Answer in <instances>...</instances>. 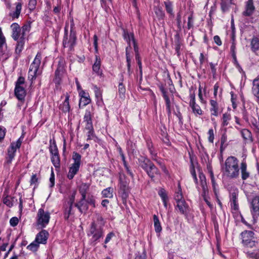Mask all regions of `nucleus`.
I'll return each mask as SVG.
<instances>
[{
  "instance_id": "1",
  "label": "nucleus",
  "mask_w": 259,
  "mask_h": 259,
  "mask_svg": "<svg viewBox=\"0 0 259 259\" xmlns=\"http://www.w3.org/2000/svg\"><path fill=\"white\" fill-rule=\"evenodd\" d=\"M224 176L229 179H237L240 174L239 160L234 156L228 157L222 168Z\"/></svg>"
},
{
  "instance_id": "2",
  "label": "nucleus",
  "mask_w": 259,
  "mask_h": 259,
  "mask_svg": "<svg viewBox=\"0 0 259 259\" xmlns=\"http://www.w3.org/2000/svg\"><path fill=\"white\" fill-rule=\"evenodd\" d=\"M98 225L95 222L91 224L90 229L88 233L89 237H91V241L92 243L96 244L99 241V239L103 236L104 231L103 226Z\"/></svg>"
},
{
  "instance_id": "3",
  "label": "nucleus",
  "mask_w": 259,
  "mask_h": 259,
  "mask_svg": "<svg viewBox=\"0 0 259 259\" xmlns=\"http://www.w3.org/2000/svg\"><path fill=\"white\" fill-rule=\"evenodd\" d=\"M36 219L37 227L40 229L45 228L49 223L50 213L48 211H45L42 208H39Z\"/></svg>"
},
{
  "instance_id": "4",
  "label": "nucleus",
  "mask_w": 259,
  "mask_h": 259,
  "mask_svg": "<svg viewBox=\"0 0 259 259\" xmlns=\"http://www.w3.org/2000/svg\"><path fill=\"white\" fill-rule=\"evenodd\" d=\"M41 59V55L40 53H38L36 55L33 62L30 65L28 71V79L32 81L37 76V72L40 64Z\"/></svg>"
},
{
  "instance_id": "5",
  "label": "nucleus",
  "mask_w": 259,
  "mask_h": 259,
  "mask_svg": "<svg viewBox=\"0 0 259 259\" xmlns=\"http://www.w3.org/2000/svg\"><path fill=\"white\" fill-rule=\"evenodd\" d=\"M24 78L19 77L15 84V94L17 99L20 101L24 100L26 96Z\"/></svg>"
},
{
  "instance_id": "6",
  "label": "nucleus",
  "mask_w": 259,
  "mask_h": 259,
  "mask_svg": "<svg viewBox=\"0 0 259 259\" xmlns=\"http://www.w3.org/2000/svg\"><path fill=\"white\" fill-rule=\"evenodd\" d=\"M130 180L124 174H119L120 191L119 193L123 200H126L128 195Z\"/></svg>"
},
{
  "instance_id": "7",
  "label": "nucleus",
  "mask_w": 259,
  "mask_h": 259,
  "mask_svg": "<svg viewBox=\"0 0 259 259\" xmlns=\"http://www.w3.org/2000/svg\"><path fill=\"white\" fill-rule=\"evenodd\" d=\"M249 207L253 219L259 217V196L255 195L252 198L249 199Z\"/></svg>"
},
{
  "instance_id": "8",
  "label": "nucleus",
  "mask_w": 259,
  "mask_h": 259,
  "mask_svg": "<svg viewBox=\"0 0 259 259\" xmlns=\"http://www.w3.org/2000/svg\"><path fill=\"white\" fill-rule=\"evenodd\" d=\"M22 140L19 138L16 142H13L8 150L7 162L10 163L15 155V152L17 149H19L21 145Z\"/></svg>"
},
{
  "instance_id": "9",
  "label": "nucleus",
  "mask_w": 259,
  "mask_h": 259,
  "mask_svg": "<svg viewBox=\"0 0 259 259\" xmlns=\"http://www.w3.org/2000/svg\"><path fill=\"white\" fill-rule=\"evenodd\" d=\"M92 115L90 111L87 110L84 116V121L85 122V128L88 131V139L93 135V127L92 122Z\"/></svg>"
},
{
  "instance_id": "10",
  "label": "nucleus",
  "mask_w": 259,
  "mask_h": 259,
  "mask_svg": "<svg viewBox=\"0 0 259 259\" xmlns=\"http://www.w3.org/2000/svg\"><path fill=\"white\" fill-rule=\"evenodd\" d=\"M242 242L245 245L252 246L254 245V242L252 241L253 233L251 231H245L241 233Z\"/></svg>"
},
{
  "instance_id": "11",
  "label": "nucleus",
  "mask_w": 259,
  "mask_h": 259,
  "mask_svg": "<svg viewBox=\"0 0 259 259\" xmlns=\"http://www.w3.org/2000/svg\"><path fill=\"white\" fill-rule=\"evenodd\" d=\"M11 27L12 30V36L14 39L15 40L24 39V36L22 34L21 28L17 23H13Z\"/></svg>"
},
{
  "instance_id": "12",
  "label": "nucleus",
  "mask_w": 259,
  "mask_h": 259,
  "mask_svg": "<svg viewBox=\"0 0 259 259\" xmlns=\"http://www.w3.org/2000/svg\"><path fill=\"white\" fill-rule=\"evenodd\" d=\"M238 190L237 189H234L230 193V202L232 208L234 210H237L238 208Z\"/></svg>"
},
{
  "instance_id": "13",
  "label": "nucleus",
  "mask_w": 259,
  "mask_h": 259,
  "mask_svg": "<svg viewBox=\"0 0 259 259\" xmlns=\"http://www.w3.org/2000/svg\"><path fill=\"white\" fill-rule=\"evenodd\" d=\"M190 106L192 109L193 113L195 115H202V111L199 105H197L195 102V98L194 94L190 95Z\"/></svg>"
},
{
  "instance_id": "14",
  "label": "nucleus",
  "mask_w": 259,
  "mask_h": 259,
  "mask_svg": "<svg viewBox=\"0 0 259 259\" xmlns=\"http://www.w3.org/2000/svg\"><path fill=\"white\" fill-rule=\"evenodd\" d=\"M49 235V233L47 231L42 230L36 235L35 240L39 244H46Z\"/></svg>"
},
{
  "instance_id": "15",
  "label": "nucleus",
  "mask_w": 259,
  "mask_h": 259,
  "mask_svg": "<svg viewBox=\"0 0 259 259\" xmlns=\"http://www.w3.org/2000/svg\"><path fill=\"white\" fill-rule=\"evenodd\" d=\"M64 73V68L63 65L59 64L58 67L55 71V77L54 79V82L57 84H59L61 82L62 77Z\"/></svg>"
},
{
  "instance_id": "16",
  "label": "nucleus",
  "mask_w": 259,
  "mask_h": 259,
  "mask_svg": "<svg viewBox=\"0 0 259 259\" xmlns=\"http://www.w3.org/2000/svg\"><path fill=\"white\" fill-rule=\"evenodd\" d=\"M76 36L74 32L71 31L69 35V39L68 40L67 37H64L63 40V45L64 47H69L72 49L75 44Z\"/></svg>"
},
{
  "instance_id": "17",
  "label": "nucleus",
  "mask_w": 259,
  "mask_h": 259,
  "mask_svg": "<svg viewBox=\"0 0 259 259\" xmlns=\"http://www.w3.org/2000/svg\"><path fill=\"white\" fill-rule=\"evenodd\" d=\"M160 90L161 92H162L163 97L164 98L165 103H166V109L168 112V114L170 115L171 114V103L170 101L169 97V94L165 90L163 86L160 87Z\"/></svg>"
},
{
  "instance_id": "18",
  "label": "nucleus",
  "mask_w": 259,
  "mask_h": 259,
  "mask_svg": "<svg viewBox=\"0 0 259 259\" xmlns=\"http://www.w3.org/2000/svg\"><path fill=\"white\" fill-rule=\"evenodd\" d=\"M85 198L81 197L80 200L78 203L75 204V206L81 213L85 212L88 209V202Z\"/></svg>"
},
{
  "instance_id": "19",
  "label": "nucleus",
  "mask_w": 259,
  "mask_h": 259,
  "mask_svg": "<svg viewBox=\"0 0 259 259\" xmlns=\"http://www.w3.org/2000/svg\"><path fill=\"white\" fill-rule=\"evenodd\" d=\"M124 38L126 39V41L128 44V49L131 48V45H133L134 50L135 49V47L138 48V45L136 42V40L134 38V36L133 33H129L128 32H124Z\"/></svg>"
},
{
  "instance_id": "20",
  "label": "nucleus",
  "mask_w": 259,
  "mask_h": 259,
  "mask_svg": "<svg viewBox=\"0 0 259 259\" xmlns=\"http://www.w3.org/2000/svg\"><path fill=\"white\" fill-rule=\"evenodd\" d=\"M148 176L152 179L154 178L160 176V173L158 168L154 165H152L146 171Z\"/></svg>"
},
{
  "instance_id": "21",
  "label": "nucleus",
  "mask_w": 259,
  "mask_h": 259,
  "mask_svg": "<svg viewBox=\"0 0 259 259\" xmlns=\"http://www.w3.org/2000/svg\"><path fill=\"white\" fill-rule=\"evenodd\" d=\"M254 9L253 1L248 0L246 4L245 11L243 12V15L247 16H250L253 13Z\"/></svg>"
},
{
  "instance_id": "22",
  "label": "nucleus",
  "mask_w": 259,
  "mask_h": 259,
  "mask_svg": "<svg viewBox=\"0 0 259 259\" xmlns=\"http://www.w3.org/2000/svg\"><path fill=\"white\" fill-rule=\"evenodd\" d=\"M101 61L99 57L96 56V60L93 65V70L98 75H101L102 74V70L101 69Z\"/></svg>"
},
{
  "instance_id": "23",
  "label": "nucleus",
  "mask_w": 259,
  "mask_h": 259,
  "mask_svg": "<svg viewBox=\"0 0 259 259\" xmlns=\"http://www.w3.org/2000/svg\"><path fill=\"white\" fill-rule=\"evenodd\" d=\"M81 96V99L79 102V106L82 104L83 106H85L91 102V99L88 93L84 91H81L79 93Z\"/></svg>"
},
{
  "instance_id": "24",
  "label": "nucleus",
  "mask_w": 259,
  "mask_h": 259,
  "mask_svg": "<svg viewBox=\"0 0 259 259\" xmlns=\"http://www.w3.org/2000/svg\"><path fill=\"white\" fill-rule=\"evenodd\" d=\"M80 166L72 164L69 168L68 173L67 174V178L69 180H72L74 176L77 173L79 170Z\"/></svg>"
},
{
  "instance_id": "25",
  "label": "nucleus",
  "mask_w": 259,
  "mask_h": 259,
  "mask_svg": "<svg viewBox=\"0 0 259 259\" xmlns=\"http://www.w3.org/2000/svg\"><path fill=\"white\" fill-rule=\"evenodd\" d=\"M210 111L211 115L218 116L219 114V106L217 101L211 100L210 101Z\"/></svg>"
},
{
  "instance_id": "26",
  "label": "nucleus",
  "mask_w": 259,
  "mask_h": 259,
  "mask_svg": "<svg viewBox=\"0 0 259 259\" xmlns=\"http://www.w3.org/2000/svg\"><path fill=\"white\" fill-rule=\"evenodd\" d=\"M240 169L241 172V178L242 180H245L249 178L250 174L247 170V164L245 162H242L241 163Z\"/></svg>"
},
{
  "instance_id": "27",
  "label": "nucleus",
  "mask_w": 259,
  "mask_h": 259,
  "mask_svg": "<svg viewBox=\"0 0 259 259\" xmlns=\"http://www.w3.org/2000/svg\"><path fill=\"white\" fill-rule=\"evenodd\" d=\"M177 207L182 214L186 213L188 208V206L185 200L177 201Z\"/></svg>"
},
{
  "instance_id": "28",
  "label": "nucleus",
  "mask_w": 259,
  "mask_h": 259,
  "mask_svg": "<svg viewBox=\"0 0 259 259\" xmlns=\"http://www.w3.org/2000/svg\"><path fill=\"white\" fill-rule=\"evenodd\" d=\"M69 96L67 94L65 96V99L63 103L60 105V109L63 112H67L70 110V105L69 103Z\"/></svg>"
},
{
  "instance_id": "29",
  "label": "nucleus",
  "mask_w": 259,
  "mask_h": 259,
  "mask_svg": "<svg viewBox=\"0 0 259 259\" xmlns=\"http://www.w3.org/2000/svg\"><path fill=\"white\" fill-rule=\"evenodd\" d=\"M114 189L112 187H108L104 189L102 192L103 197L111 198L113 196Z\"/></svg>"
},
{
  "instance_id": "30",
  "label": "nucleus",
  "mask_w": 259,
  "mask_h": 259,
  "mask_svg": "<svg viewBox=\"0 0 259 259\" xmlns=\"http://www.w3.org/2000/svg\"><path fill=\"white\" fill-rule=\"evenodd\" d=\"M252 93L254 96L259 98V78L253 80Z\"/></svg>"
},
{
  "instance_id": "31",
  "label": "nucleus",
  "mask_w": 259,
  "mask_h": 259,
  "mask_svg": "<svg viewBox=\"0 0 259 259\" xmlns=\"http://www.w3.org/2000/svg\"><path fill=\"white\" fill-rule=\"evenodd\" d=\"M90 185L87 183H82L79 187V193L81 195V197L86 198V193L89 189Z\"/></svg>"
},
{
  "instance_id": "32",
  "label": "nucleus",
  "mask_w": 259,
  "mask_h": 259,
  "mask_svg": "<svg viewBox=\"0 0 259 259\" xmlns=\"http://www.w3.org/2000/svg\"><path fill=\"white\" fill-rule=\"evenodd\" d=\"M241 134L242 135V137L243 138L247 141H250L251 142L252 141V135L251 132L247 130V129H243L241 131Z\"/></svg>"
},
{
  "instance_id": "33",
  "label": "nucleus",
  "mask_w": 259,
  "mask_h": 259,
  "mask_svg": "<svg viewBox=\"0 0 259 259\" xmlns=\"http://www.w3.org/2000/svg\"><path fill=\"white\" fill-rule=\"evenodd\" d=\"M153 164H154L148 159H144L143 161H141L140 163V166L146 171Z\"/></svg>"
},
{
  "instance_id": "34",
  "label": "nucleus",
  "mask_w": 259,
  "mask_h": 259,
  "mask_svg": "<svg viewBox=\"0 0 259 259\" xmlns=\"http://www.w3.org/2000/svg\"><path fill=\"white\" fill-rule=\"evenodd\" d=\"M22 9V5L20 3H18L16 4L15 11L11 13L10 15L13 18H17L20 15Z\"/></svg>"
},
{
  "instance_id": "35",
  "label": "nucleus",
  "mask_w": 259,
  "mask_h": 259,
  "mask_svg": "<svg viewBox=\"0 0 259 259\" xmlns=\"http://www.w3.org/2000/svg\"><path fill=\"white\" fill-rule=\"evenodd\" d=\"M153 221H154V228L156 232L159 233L161 232L162 230V228L160 225V223L158 218V217L155 214L153 216Z\"/></svg>"
},
{
  "instance_id": "36",
  "label": "nucleus",
  "mask_w": 259,
  "mask_h": 259,
  "mask_svg": "<svg viewBox=\"0 0 259 259\" xmlns=\"http://www.w3.org/2000/svg\"><path fill=\"white\" fill-rule=\"evenodd\" d=\"M75 192H74L72 196H71L69 200L70 206L69 209L68 210L67 214L66 213L65 214V218L66 219H68L69 217V215L71 214V211L72 208V205L75 200Z\"/></svg>"
},
{
  "instance_id": "37",
  "label": "nucleus",
  "mask_w": 259,
  "mask_h": 259,
  "mask_svg": "<svg viewBox=\"0 0 259 259\" xmlns=\"http://www.w3.org/2000/svg\"><path fill=\"white\" fill-rule=\"evenodd\" d=\"M175 199L176 202L184 200L183 199L181 187L179 183L178 184V190L177 192H176Z\"/></svg>"
},
{
  "instance_id": "38",
  "label": "nucleus",
  "mask_w": 259,
  "mask_h": 259,
  "mask_svg": "<svg viewBox=\"0 0 259 259\" xmlns=\"http://www.w3.org/2000/svg\"><path fill=\"white\" fill-rule=\"evenodd\" d=\"M51 160L55 167H59L60 166V161L59 154L52 155Z\"/></svg>"
},
{
  "instance_id": "39",
  "label": "nucleus",
  "mask_w": 259,
  "mask_h": 259,
  "mask_svg": "<svg viewBox=\"0 0 259 259\" xmlns=\"http://www.w3.org/2000/svg\"><path fill=\"white\" fill-rule=\"evenodd\" d=\"M231 120V115L228 113H224L222 117V125L225 126L228 125L229 121Z\"/></svg>"
},
{
  "instance_id": "40",
  "label": "nucleus",
  "mask_w": 259,
  "mask_h": 259,
  "mask_svg": "<svg viewBox=\"0 0 259 259\" xmlns=\"http://www.w3.org/2000/svg\"><path fill=\"white\" fill-rule=\"evenodd\" d=\"M72 159L74 160V163L73 164L80 166L81 155L79 154L76 152H74L72 156Z\"/></svg>"
},
{
  "instance_id": "41",
  "label": "nucleus",
  "mask_w": 259,
  "mask_h": 259,
  "mask_svg": "<svg viewBox=\"0 0 259 259\" xmlns=\"http://www.w3.org/2000/svg\"><path fill=\"white\" fill-rule=\"evenodd\" d=\"M39 244L38 242L34 240L33 242L27 246V248L32 251H36L39 247Z\"/></svg>"
},
{
  "instance_id": "42",
  "label": "nucleus",
  "mask_w": 259,
  "mask_h": 259,
  "mask_svg": "<svg viewBox=\"0 0 259 259\" xmlns=\"http://www.w3.org/2000/svg\"><path fill=\"white\" fill-rule=\"evenodd\" d=\"M24 39H21V40H18V44L16 47V50H15L16 53L19 54L22 50L23 48V45L24 44Z\"/></svg>"
},
{
  "instance_id": "43",
  "label": "nucleus",
  "mask_w": 259,
  "mask_h": 259,
  "mask_svg": "<svg viewBox=\"0 0 259 259\" xmlns=\"http://www.w3.org/2000/svg\"><path fill=\"white\" fill-rule=\"evenodd\" d=\"M158 194L161 197L164 206H166L167 194L164 189H161L158 192Z\"/></svg>"
},
{
  "instance_id": "44",
  "label": "nucleus",
  "mask_w": 259,
  "mask_h": 259,
  "mask_svg": "<svg viewBox=\"0 0 259 259\" xmlns=\"http://www.w3.org/2000/svg\"><path fill=\"white\" fill-rule=\"evenodd\" d=\"M251 48L253 51H255L259 49V41L256 38H254L251 41Z\"/></svg>"
},
{
  "instance_id": "45",
  "label": "nucleus",
  "mask_w": 259,
  "mask_h": 259,
  "mask_svg": "<svg viewBox=\"0 0 259 259\" xmlns=\"http://www.w3.org/2000/svg\"><path fill=\"white\" fill-rule=\"evenodd\" d=\"M135 52V57L137 61L138 64L139 65V68L140 70L142 69V63L140 59V55L139 53V48L135 47V49L134 50Z\"/></svg>"
},
{
  "instance_id": "46",
  "label": "nucleus",
  "mask_w": 259,
  "mask_h": 259,
  "mask_svg": "<svg viewBox=\"0 0 259 259\" xmlns=\"http://www.w3.org/2000/svg\"><path fill=\"white\" fill-rule=\"evenodd\" d=\"M126 62H127V69L128 72L130 71V68H131V57H130V52L128 51V48L127 47L126 48Z\"/></svg>"
},
{
  "instance_id": "47",
  "label": "nucleus",
  "mask_w": 259,
  "mask_h": 259,
  "mask_svg": "<svg viewBox=\"0 0 259 259\" xmlns=\"http://www.w3.org/2000/svg\"><path fill=\"white\" fill-rule=\"evenodd\" d=\"M22 29V35L24 36V37L25 38V36L26 35V33H28L30 30V24H25L22 26L21 28Z\"/></svg>"
},
{
  "instance_id": "48",
  "label": "nucleus",
  "mask_w": 259,
  "mask_h": 259,
  "mask_svg": "<svg viewBox=\"0 0 259 259\" xmlns=\"http://www.w3.org/2000/svg\"><path fill=\"white\" fill-rule=\"evenodd\" d=\"M50 152L51 153L52 155H55V154H58V148H57V146L55 144V143H53V144H51L50 145Z\"/></svg>"
},
{
  "instance_id": "49",
  "label": "nucleus",
  "mask_w": 259,
  "mask_h": 259,
  "mask_svg": "<svg viewBox=\"0 0 259 259\" xmlns=\"http://www.w3.org/2000/svg\"><path fill=\"white\" fill-rule=\"evenodd\" d=\"M208 140L210 143H213L214 140V132L213 130L211 128L209 129L208 132Z\"/></svg>"
},
{
  "instance_id": "50",
  "label": "nucleus",
  "mask_w": 259,
  "mask_h": 259,
  "mask_svg": "<svg viewBox=\"0 0 259 259\" xmlns=\"http://www.w3.org/2000/svg\"><path fill=\"white\" fill-rule=\"evenodd\" d=\"M155 12L157 16L161 19H162L164 16V12L161 8H157L155 10Z\"/></svg>"
},
{
  "instance_id": "51",
  "label": "nucleus",
  "mask_w": 259,
  "mask_h": 259,
  "mask_svg": "<svg viewBox=\"0 0 259 259\" xmlns=\"http://www.w3.org/2000/svg\"><path fill=\"white\" fill-rule=\"evenodd\" d=\"M4 203L7 205L8 206L11 207L13 206V203L11 200V197L9 196H7L4 198L3 200Z\"/></svg>"
},
{
  "instance_id": "52",
  "label": "nucleus",
  "mask_w": 259,
  "mask_h": 259,
  "mask_svg": "<svg viewBox=\"0 0 259 259\" xmlns=\"http://www.w3.org/2000/svg\"><path fill=\"white\" fill-rule=\"evenodd\" d=\"M94 92L96 98L98 99H102V93L100 90L96 86L94 87Z\"/></svg>"
},
{
  "instance_id": "53",
  "label": "nucleus",
  "mask_w": 259,
  "mask_h": 259,
  "mask_svg": "<svg viewBox=\"0 0 259 259\" xmlns=\"http://www.w3.org/2000/svg\"><path fill=\"white\" fill-rule=\"evenodd\" d=\"M19 222L18 218L17 217H13L10 220V224L11 226L15 227L17 225Z\"/></svg>"
},
{
  "instance_id": "54",
  "label": "nucleus",
  "mask_w": 259,
  "mask_h": 259,
  "mask_svg": "<svg viewBox=\"0 0 259 259\" xmlns=\"http://www.w3.org/2000/svg\"><path fill=\"white\" fill-rule=\"evenodd\" d=\"M36 0H30L28 4V7L30 10H33L35 9L36 5Z\"/></svg>"
},
{
  "instance_id": "55",
  "label": "nucleus",
  "mask_w": 259,
  "mask_h": 259,
  "mask_svg": "<svg viewBox=\"0 0 259 259\" xmlns=\"http://www.w3.org/2000/svg\"><path fill=\"white\" fill-rule=\"evenodd\" d=\"M118 92L120 95H124L125 92V88L122 82H120L118 85Z\"/></svg>"
},
{
  "instance_id": "56",
  "label": "nucleus",
  "mask_w": 259,
  "mask_h": 259,
  "mask_svg": "<svg viewBox=\"0 0 259 259\" xmlns=\"http://www.w3.org/2000/svg\"><path fill=\"white\" fill-rule=\"evenodd\" d=\"M165 8L167 13L170 14H172V8L171 4L170 3H165Z\"/></svg>"
},
{
  "instance_id": "57",
  "label": "nucleus",
  "mask_w": 259,
  "mask_h": 259,
  "mask_svg": "<svg viewBox=\"0 0 259 259\" xmlns=\"http://www.w3.org/2000/svg\"><path fill=\"white\" fill-rule=\"evenodd\" d=\"M114 235H115V234L113 232H110L109 233H108L106 237V238H105V240L104 241L105 244H106L108 243L110 241L111 238L113 236H114Z\"/></svg>"
},
{
  "instance_id": "58",
  "label": "nucleus",
  "mask_w": 259,
  "mask_h": 259,
  "mask_svg": "<svg viewBox=\"0 0 259 259\" xmlns=\"http://www.w3.org/2000/svg\"><path fill=\"white\" fill-rule=\"evenodd\" d=\"M50 182L51 183L50 187H53L55 184V175L53 169L52 170L51 177L50 178Z\"/></svg>"
},
{
  "instance_id": "59",
  "label": "nucleus",
  "mask_w": 259,
  "mask_h": 259,
  "mask_svg": "<svg viewBox=\"0 0 259 259\" xmlns=\"http://www.w3.org/2000/svg\"><path fill=\"white\" fill-rule=\"evenodd\" d=\"M213 40L217 45L221 46L222 45V41L220 37L218 35H215L213 37Z\"/></svg>"
},
{
  "instance_id": "60",
  "label": "nucleus",
  "mask_w": 259,
  "mask_h": 259,
  "mask_svg": "<svg viewBox=\"0 0 259 259\" xmlns=\"http://www.w3.org/2000/svg\"><path fill=\"white\" fill-rule=\"evenodd\" d=\"M98 37L96 35L94 36V46L96 52L98 51Z\"/></svg>"
},
{
  "instance_id": "61",
  "label": "nucleus",
  "mask_w": 259,
  "mask_h": 259,
  "mask_svg": "<svg viewBox=\"0 0 259 259\" xmlns=\"http://www.w3.org/2000/svg\"><path fill=\"white\" fill-rule=\"evenodd\" d=\"M191 175H192L195 183H197V179L196 177V174L195 170L194 167L191 168Z\"/></svg>"
},
{
  "instance_id": "62",
  "label": "nucleus",
  "mask_w": 259,
  "mask_h": 259,
  "mask_svg": "<svg viewBox=\"0 0 259 259\" xmlns=\"http://www.w3.org/2000/svg\"><path fill=\"white\" fill-rule=\"evenodd\" d=\"M198 97H199V98L201 102L202 103H205V102L202 97V91H201V89L200 87L199 88Z\"/></svg>"
},
{
  "instance_id": "63",
  "label": "nucleus",
  "mask_w": 259,
  "mask_h": 259,
  "mask_svg": "<svg viewBox=\"0 0 259 259\" xmlns=\"http://www.w3.org/2000/svg\"><path fill=\"white\" fill-rule=\"evenodd\" d=\"M227 141V136L225 133L223 134L221 137V144H224Z\"/></svg>"
},
{
  "instance_id": "64",
  "label": "nucleus",
  "mask_w": 259,
  "mask_h": 259,
  "mask_svg": "<svg viewBox=\"0 0 259 259\" xmlns=\"http://www.w3.org/2000/svg\"><path fill=\"white\" fill-rule=\"evenodd\" d=\"M37 182V178H36V175H33L30 180L31 185L35 184Z\"/></svg>"
}]
</instances>
